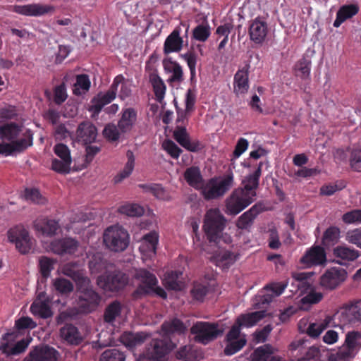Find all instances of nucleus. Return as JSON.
<instances>
[{"instance_id":"1","label":"nucleus","mask_w":361,"mask_h":361,"mask_svg":"<svg viewBox=\"0 0 361 361\" xmlns=\"http://www.w3.org/2000/svg\"><path fill=\"white\" fill-rule=\"evenodd\" d=\"M185 329L186 326L178 319H174L165 322L160 331V335L164 338V341L154 340L146 353L140 356L137 361H166L169 352L175 348V345L171 342L168 343L166 339L174 333H183Z\"/></svg>"},{"instance_id":"2","label":"nucleus","mask_w":361,"mask_h":361,"mask_svg":"<svg viewBox=\"0 0 361 361\" xmlns=\"http://www.w3.org/2000/svg\"><path fill=\"white\" fill-rule=\"evenodd\" d=\"M61 271L64 275L73 278L78 283L79 293V306L82 312L93 310L98 305L99 298L90 288V280L84 276L76 263H68L63 265Z\"/></svg>"},{"instance_id":"3","label":"nucleus","mask_w":361,"mask_h":361,"mask_svg":"<svg viewBox=\"0 0 361 361\" xmlns=\"http://www.w3.org/2000/svg\"><path fill=\"white\" fill-rule=\"evenodd\" d=\"M0 137L4 141H8L0 144V154L5 155L20 152L32 144L31 131L12 123L0 128Z\"/></svg>"},{"instance_id":"4","label":"nucleus","mask_w":361,"mask_h":361,"mask_svg":"<svg viewBox=\"0 0 361 361\" xmlns=\"http://www.w3.org/2000/svg\"><path fill=\"white\" fill-rule=\"evenodd\" d=\"M226 226V219L218 209H211L205 214L203 228L210 241L220 243L222 240L230 243L231 238L229 235L222 233Z\"/></svg>"},{"instance_id":"5","label":"nucleus","mask_w":361,"mask_h":361,"mask_svg":"<svg viewBox=\"0 0 361 361\" xmlns=\"http://www.w3.org/2000/svg\"><path fill=\"white\" fill-rule=\"evenodd\" d=\"M103 241L109 250L121 252L125 250L129 245V235L122 226H111L104 231Z\"/></svg>"},{"instance_id":"6","label":"nucleus","mask_w":361,"mask_h":361,"mask_svg":"<svg viewBox=\"0 0 361 361\" xmlns=\"http://www.w3.org/2000/svg\"><path fill=\"white\" fill-rule=\"evenodd\" d=\"M233 185V176L228 174L210 179L204 184L201 190L205 199H216L223 196Z\"/></svg>"},{"instance_id":"7","label":"nucleus","mask_w":361,"mask_h":361,"mask_svg":"<svg viewBox=\"0 0 361 361\" xmlns=\"http://www.w3.org/2000/svg\"><path fill=\"white\" fill-rule=\"evenodd\" d=\"M256 196L255 192L244 191V189H236L226 199V213L236 215L248 207Z\"/></svg>"},{"instance_id":"8","label":"nucleus","mask_w":361,"mask_h":361,"mask_svg":"<svg viewBox=\"0 0 361 361\" xmlns=\"http://www.w3.org/2000/svg\"><path fill=\"white\" fill-rule=\"evenodd\" d=\"M135 279L138 281L137 294L155 293L159 296L166 298V293L164 290L157 286V279L155 276L145 269L137 270L135 274Z\"/></svg>"},{"instance_id":"9","label":"nucleus","mask_w":361,"mask_h":361,"mask_svg":"<svg viewBox=\"0 0 361 361\" xmlns=\"http://www.w3.org/2000/svg\"><path fill=\"white\" fill-rule=\"evenodd\" d=\"M223 331V329L218 324L205 322H197L191 328L194 339L202 344H207L216 338Z\"/></svg>"},{"instance_id":"10","label":"nucleus","mask_w":361,"mask_h":361,"mask_svg":"<svg viewBox=\"0 0 361 361\" xmlns=\"http://www.w3.org/2000/svg\"><path fill=\"white\" fill-rule=\"evenodd\" d=\"M8 238L15 243L16 249L23 254L28 253L34 247L35 240L22 225L16 226L8 231Z\"/></svg>"},{"instance_id":"11","label":"nucleus","mask_w":361,"mask_h":361,"mask_svg":"<svg viewBox=\"0 0 361 361\" xmlns=\"http://www.w3.org/2000/svg\"><path fill=\"white\" fill-rule=\"evenodd\" d=\"M159 239V235L157 231H152L140 238L139 251L142 261L146 262L155 257Z\"/></svg>"},{"instance_id":"12","label":"nucleus","mask_w":361,"mask_h":361,"mask_svg":"<svg viewBox=\"0 0 361 361\" xmlns=\"http://www.w3.org/2000/svg\"><path fill=\"white\" fill-rule=\"evenodd\" d=\"M346 278L347 272L344 269L332 267L322 275L319 284L324 289L331 290L338 287Z\"/></svg>"},{"instance_id":"13","label":"nucleus","mask_w":361,"mask_h":361,"mask_svg":"<svg viewBox=\"0 0 361 361\" xmlns=\"http://www.w3.org/2000/svg\"><path fill=\"white\" fill-rule=\"evenodd\" d=\"M128 281L126 274L121 272L106 273L97 279L98 286L105 291H116L123 288Z\"/></svg>"},{"instance_id":"14","label":"nucleus","mask_w":361,"mask_h":361,"mask_svg":"<svg viewBox=\"0 0 361 361\" xmlns=\"http://www.w3.org/2000/svg\"><path fill=\"white\" fill-rule=\"evenodd\" d=\"M240 327L237 322L232 326L226 335L227 344L224 353L227 355H232L239 351L246 343L245 336L240 334Z\"/></svg>"},{"instance_id":"15","label":"nucleus","mask_w":361,"mask_h":361,"mask_svg":"<svg viewBox=\"0 0 361 361\" xmlns=\"http://www.w3.org/2000/svg\"><path fill=\"white\" fill-rule=\"evenodd\" d=\"M56 8L50 4H30L25 5H15L12 11L23 16L39 17L54 13Z\"/></svg>"},{"instance_id":"16","label":"nucleus","mask_w":361,"mask_h":361,"mask_svg":"<svg viewBox=\"0 0 361 361\" xmlns=\"http://www.w3.org/2000/svg\"><path fill=\"white\" fill-rule=\"evenodd\" d=\"M326 262L325 250L321 246H313L306 250L300 259L303 267L310 268L313 266L323 265Z\"/></svg>"},{"instance_id":"17","label":"nucleus","mask_w":361,"mask_h":361,"mask_svg":"<svg viewBox=\"0 0 361 361\" xmlns=\"http://www.w3.org/2000/svg\"><path fill=\"white\" fill-rule=\"evenodd\" d=\"M334 318L343 324L361 321V308L355 305L343 306L336 312Z\"/></svg>"},{"instance_id":"18","label":"nucleus","mask_w":361,"mask_h":361,"mask_svg":"<svg viewBox=\"0 0 361 361\" xmlns=\"http://www.w3.org/2000/svg\"><path fill=\"white\" fill-rule=\"evenodd\" d=\"M233 86V92L238 97H243L247 93L250 88L248 66H245L236 72Z\"/></svg>"},{"instance_id":"19","label":"nucleus","mask_w":361,"mask_h":361,"mask_svg":"<svg viewBox=\"0 0 361 361\" xmlns=\"http://www.w3.org/2000/svg\"><path fill=\"white\" fill-rule=\"evenodd\" d=\"M30 312L35 316L42 318H48L52 315L50 308V300L44 292L38 294L35 300L30 307Z\"/></svg>"},{"instance_id":"20","label":"nucleus","mask_w":361,"mask_h":361,"mask_svg":"<svg viewBox=\"0 0 361 361\" xmlns=\"http://www.w3.org/2000/svg\"><path fill=\"white\" fill-rule=\"evenodd\" d=\"M79 243L73 238H66L54 240L50 245V250L58 255H73L78 249Z\"/></svg>"},{"instance_id":"21","label":"nucleus","mask_w":361,"mask_h":361,"mask_svg":"<svg viewBox=\"0 0 361 361\" xmlns=\"http://www.w3.org/2000/svg\"><path fill=\"white\" fill-rule=\"evenodd\" d=\"M17 338L16 333L6 334L1 343V348L4 353L8 355H17L23 352L28 346L29 341L21 340L14 346H11V342H13Z\"/></svg>"},{"instance_id":"22","label":"nucleus","mask_w":361,"mask_h":361,"mask_svg":"<svg viewBox=\"0 0 361 361\" xmlns=\"http://www.w3.org/2000/svg\"><path fill=\"white\" fill-rule=\"evenodd\" d=\"M58 353L51 347L42 346L35 348L24 361H56Z\"/></svg>"},{"instance_id":"23","label":"nucleus","mask_w":361,"mask_h":361,"mask_svg":"<svg viewBox=\"0 0 361 361\" xmlns=\"http://www.w3.org/2000/svg\"><path fill=\"white\" fill-rule=\"evenodd\" d=\"M333 255L336 263L345 265L359 257L358 251L346 245H338L334 248Z\"/></svg>"},{"instance_id":"24","label":"nucleus","mask_w":361,"mask_h":361,"mask_svg":"<svg viewBox=\"0 0 361 361\" xmlns=\"http://www.w3.org/2000/svg\"><path fill=\"white\" fill-rule=\"evenodd\" d=\"M267 23L259 18H255L250 24L249 34L250 39L257 44L263 42L267 35Z\"/></svg>"},{"instance_id":"25","label":"nucleus","mask_w":361,"mask_h":361,"mask_svg":"<svg viewBox=\"0 0 361 361\" xmlns=\"http://www.w3.org/2000/svg\"><path fill=\"white\" fill-rule=\"evenodd\" d=\"M116 94L112 86H111L107 92L98 94L92 99L89 111L92 112L94 115L98 114L105 105L109 104L116 98Z\"/></svg>"},{"instance_id":"26","label":"nucleus","mask_w":361,"mask_h":361,"mask_svg":"<svg viewBox=\"0 0 361 361\" xmlns=\"http://www.w3.org/2000/svg\"><path fill=\"white\" fill-rule=\"evenodd\" d=\"M33 226L37 232L46 236L55 235L59 228V223L55 220L43 217L37 219L33 223Z\"/></svg>"},{"instance_id":"27","label":"nucleus","mask_w":361,"mask_h":361,"mask_svg":"<svg viewBox=\"0 0 361 361\" xmlns=\"http://www.w3.org/2000/svg\"><path fill=\"white\" fill-rule=\"evenodd\" d=\"M175 140L184 148L191 152H197L202 148L198 141H191L185 128L178 127L173 132Z\"/></svg>"},{"instance_id":"28","label":"nucleus","mask_w":361,"mask_h":361,"mask_svg":"<svg viewBox=\"0 0 361 361\" xmlns=\"http://www.w3.org/2000/svg\"><path fill=\"white\" fill-rule=\"evenodd\" d=\"M164 71L170 74L168 80L170 82L179 83L183 80V73L181 66L171 58H167L163 61Z\"/></svg>"},{"instance_id":"29","label":"nucleus","mask_w":361,"mask_h":361,"mask_svg":"<svg viewBox=\"0 0 361 361\" xmlns=\"http://www.w3.org/2000/svg\"><path fill=\"white\" fill-rule=\"evenodd\" d=\"M97 135L96 128L90 122L81 123L77 130L76 135L78 141L89 144L94 142Z\"/></svg>"},{"instance_id":"30","label":"nucleus","mask_w":361,"mask_h":361,"mask_svg":"<svg viewBox=\"0 0 361 361\" xmlns=\"http://www.w3.org/2000/svg\"><path fill=\"white\" fill-rule=\"evenodd\" d=\"M111 86L116 94L119 89L118 97L122 100L131 95L133 82L124 78L121 75H118L114 78Z\"/></svg>"},{"instance_id":"31","label":"nucleus","mask_w":361,"mask_h":361,"mask_svg":"<svg viewBox=\"0 0 361 361\" xmlns=\"http://www.w3.org/2000/svg\"><path fill=\"white\" fill-rule=\"evenodd\" d=\"M180 30L175 29L166 39L164 44V52L166 54L178 52L183 46V40L180 36Z\"/></svg>"},{"instance_id":"32","label":"nucleus","mask_w":361,"mask_h":361,"mask_svg":"<svg viewBox=\"0 0 361 361\" xmlns=\"http://www.w3.org/2000/svg\"><path fill=\"white\" fill-rule=\"evenodd\" d=\"M286 287V285L283 283L271 284L264 289V293L256 296L255 300L257 302L261 301L263 304L269 303L274 298L280 295Z\"/></svg>"},{"instance_id":"33","label":"nucleus","mask_w":361,"mask_h":361,"mask_svg":"<svg viewBox=\"0 0 361 361\" xmlns=\"http://www.w3.org/2000/svg\"><path fill=\"white\" fill-rule=\"evenodd\" d=\"M359 11V6L357 4H347L342 6L336 13V18L334 22V26L338 27L348 19L355 16Z\"/></svg>"},{"instance_id":"34","label":"nucleus","mask_w":361,"mask_h":361,"mask_svg":"<svg viewBox=\"0 0 361 361\" xmlns=\"http://www.w3.org/2000/svg\"><path fill=\"white\" fill-rule=\"evenodd\" d=\"M237 259L238 255L235 253L228 250H220L213 256L212 260L216 266L224 269L233 264Z\"/></svg>"},{"instance_id":"35","label":"nucleus","mask_w":361,"mask_h":361,"mask_svg":"<svg viewBox=\"0 0 361 361\" xmlns=\"http://www.w3.org/2000/svg\"><path fill=\"white\" fill-rule=\"evenodd\" d=\"M137 121V112L132 108H128L123 111L118 126L121 131L127 132L135 125Z\"/></svg>"},{"instance_id":"36","label":"nucleus","mask_w":361,"mask_h":361,"mask_svg":"<svg viewBox=\"0 0 361 361\" xmlns=\"http://www.w3.org/2000/svg\"><path fill=\"white\" fill-rule=\"evenodd\" d=\"M184 178L191 187L202 190L204 183L199 168L195 166L188 168L184 173Z\"/></svg>"},{"instance_id":"37","label":"nucleus","mask_w":361,"mask_h":361,"mask_svg":"<svg viewBox=\"0 0 361 361\" xmlns=\"http://www.w3.org/2000/svg\"><path fill=\"white\" fill-rule=\"evenodd\" d=\"M265 311H259L240 315L237 319V324L242 327H251L255 325L259 321L265 317Z\"/></svg>"},{"instance_id":"38","label":"nucleus","mask_w":361,"mask_h":361,"mask_svg":"<svg viewBox=\"0 0 361 361\" xmlns=\"http://www.w3.org/2000/svg\"><path fill=\"white\" fill-rule=\"evenodd\" d=\"M127 161L123 169L114 177V182L119 183L130 176L135 166V157L131 151L126 153Z\"/></svg>"},{"instance_id":"39","label":"nucleus","mask_w":361,"mask_h":361,"mask_svg":"<svg viewBox=\"0 0 361 361\" xmlns=\"http://www.w3.org/2000/svg\"><path fill=\"white\" fill-rule=\"evenodd\" d=\"M357 353L343 343L336 353H331L327 361H350Z\"/></svg>"},{"instance_id":"40","label":"nucleus","mask_w":361,"mask_h":361,"mask_svg":"<svg viewBox=\"0 0 361 361\" xmlns=\"http://www.w3.org/2000/svg\"><path fill=\"white\" fill-rule=\"evenodd\" d=\"M180 271H171L166 274L164 279L165 286L171 290H179L183 288L184 284L180 280Z\"/></svg>"},{"instance_id":"41","label":"nucleus","mask_w":361,"mask_h":361,"mask_svg":"<svg viewBox=\"0 0 361 361\" xmlns=\"http://www.w3.org/2000/svg\"><path fill=\"white\" fill-rule=\"evenodd\" d=\"M147 336V334L143 332L125 333L121 336V341L126 346L133 348L142 344Z\"/></svg>"},{"instance_id":"42","label":"nucleus","mask_w":361,"mask_h":361,"mask_svg":"<svg viewBox=\"0 0 361 361\" xmlns=\"http://www.w3.org/2000/svg\"><path fill=\"white\" fill-rule=\"evenodd\" d=\"M123 309L118 302L110 304L105 312L104 319L106 322L112 323L123 318Z\"/></svg>"},{"instance_id":"43","label":"nucleus","mask_w":361,"mask_h":361,"mask_svg":"<svg viewBox=\"0 0 361 361\" xmlns=\"http://www.w3.org/2000/svg\"><path fill=\"white\" fill-rule=\"evenodd\" d=\"M332 321L331 317H326L318 322L312 323L307 329V334L312 338L318 337L328 326Z\"/></svg>"},{"instance_id":"44","label":"nucleus","mask_w":361,"mask_h":361,"mask_svg":"<svg viewBox=\"0 0 361 361\" xmlns=\"http://www.w3.org/2000/svg\"><path fill=\"white\" fill-rule=\"evenodd\" d=\"M276 350L269 345L257 348L250 356L249 361H268L271 354H274Z\"/></svg>"},{"instance_id":"45","label":"nucleus","mask_w":361,"mask_h":361,"mask_svg":"<svg viewBox=\"0 0 361 361\" xmlns=\"http://www.w3.org/2000/svg\"><path fill=\"white\" fill-rule=\"evenodd\" d=\"M90 80L87 75H78L74 83L73 92L75 95H82L87 93L90 87Z\"/></svg>"},{"instance_id":"46","label":"nucleus","mask_w":361,"mask_h":361,"mask_svg":"<svg viewBox=\"0 0 361 361\" xmlns=\"http://www.w3.org/2000/svg\"><path fill=\"white\" fill-rule=\"evenodd\" d=\"M57 260L47 256H42L39 259V269L42 276L47 279L49 277L51 272L54 270Z\"/></svg>"},{"instance_id":"47","label":"nucleus","mask_w":361,"mask_h":361,"mask_svg":"<svg viewBox=\"0 0 361 361\" xmlns=\"http://www.w3.org/2000/svg\"><path fill=\"white\" fill-rule=\"evenodd\" d=\"M61 337L71 344H77L80 340L76 328L72 325H66L60 331Z\"/></svg>"},{"instance_id":"48","label":"nucleus","mask_w":361,"mask_h":361,"mask_svg":"<svg viewBox=\"0 0 361 361\" xmlns=\"http://www.w3.org/2000/svg\"><path fill=\"white\" fill-rule=\"evenodd\" d=\"M54 290L61 294H68L73 290V283L63 277H57L51 281Z\"/></svg>"},{"instance_id":"49","label":"nucleus","mask_w":361,"mask_h":361,"mask_svg":"<svg viewBox=\"0 0 361 361\" xmlns=\"http://www.w3.org/2000/svg\"><path fill=\"white\" fill-rule=\"evenodd\" d=\"M118 211L121 214L132 217L140 216L145 212L144 208L135 203H126L121 206Z\"/></svg>"},{"instance_id":"50","label":"nucleus","mask_w":361,"mask_h":361,"mask_svg":"<svg viewBox=\"0 0 361 361\" xmlns=\"http://www.w3.org/2000/svg\"><path fill=\"white\" fill-rule=\"evenodd\" d=\"M150 82L153 87V90L157 97V99L161 102L166 92V86L162 80L157 75H152L150 76Z\"/></svg>"},{"instance_id":"51","label":"nucleus","mask_w":361,"mask_h":361,"mask_svg":"<svg viewBox=\"0 0 361 361\" xmlns=\"http://www.w3.org/2000/svg\"><path fill=\"white\" fill-rule=\"evenodd\" d=\"M344 343L357 353L361 348V334L354 331L348 332Z\"/></svg>"},{"instance_id":"52","label":"nucleus","mask_w":361,"mask_h":361,"mask_svg":"<svg viewBox=\"0 0 361 361\" xmlns=\"http://www.w3.org/2000/svg\"><path fill=\"white\" fill-rule=\"evenodd\" d=\"M261 174V169L258 167V169L249 175L245 178L243 180L244 184V191H252L255 192V188L258 185L259 178Z\"/></svg>"},{"instance_id":"53","label":"nucleus","mask_w":361,"mask_h":361,"mask_svg":"<svg viewBox=\"0 0 361 361\" xmlns=\"http://www.w3.org/2000/svg\"><path fill=\"white\" fill-rule=\"evenodd\" d=\"M322 298L323 295L320 292L311 290L306 295L301 298V308L307 309L309 305L319 302Z\"/></svg>"},{"instance_id":"54","label":"nucleus","mask_w":361,"mask_h":361,"mask_svg":"<svg viewBox=\"0 0 361 361\" xmlns=\"http://www.w3.org/2000/svg\"><path fill=\"white\" fill-rule=\"evenodd\" d=\"M24 198L27 201L39 204H43L46 202V198L35 188L26 189L24 192Z\"/></svg>"},{"instance_id":"55","label":"nucleus","mask_w":361,"mask_h":361,"mask_svg":"<svg viewBox=\"0 0 361 361\" xmlns=\"http://www.w3.org/2000/svg\"><path fill=\"white\" fill-rule=\"evenodd\" d=\"M72 159H55L52 161L51 168L54 171L61 173H68L71 170Z\"/></svg>"},{"instance_id":"56","label":"nucleus","mask_w":361,"mask_h":361,"mask_svg":"<svg viewBox=\"0 0 361 361\" xmlns=\"http://www.w3.org/2000/svg\"><path fill=\"white\" fill-rule=\"evenodd\" d=\"M100 361H125V357L118 349L112 348L102 353Z\"/></svg>"},{"instance_id":"57","label":"nucleus","mask_w":361,"mask_h":361,"mask_svg":"<svg viewBox=\"0 0 361 361\" xmlns=\"http://www.w3.org/2000/svg\"><path fill=\"white\" fill-rule=\"evenodd\" d=\"M177 357L185 361H194L198 359L197 352L190 346H184L177 353Z\"/></svg>"},{"instance_id":"58","label":"nucleus","mask_w":361,"mask_h":361,"mask_svg":"<svg viewBox=\"0 0 361 361\" xmlns=\"http://www.w3.org/2000/svg\"><path fill=\"white\" fill-rule=\"evenodd\" d=\"M210 35V27L207 25H200L193 30V37L200 42L206 41Z\"/></svg>"},{"instance_id":"59","label":"nucleus","mask_w":361,"mask_h":361,"mask_svg":"<svg viewBox=\"0 0 361 361\" xmlns=\"http://www.w3.org/2000/svg\"><path fill=\"white\" fill-rule=\"evenodd\" d=\"M345 240L361 248V229L348 231L345 234Z\"/></svg>"},{"instance_id":"60","label":"nucleus","mask_w":361,"mask_h":361,"mask_svg":"<svg viewBox=\"0 0 361 361\" xmlns=\"http://www.w3.org/2000/svg\"><path fill=\"white\" fill-rule=\"evenodd\" d=\"M162 147L173 158L177 159L180 156L182 150L171 140H167L163 142Z\"/></svg>"},{"instance_id":"61","label":"nucleus","mask_w":361,"mask_h":361,"mask_svg":"<svg viewBox=\"0 0 361 361\" xmlns=\"http://www.w3.org/2000/svg\"><path fill=\"white\" fill-rule=\"evenodd\" d=\"M340 237V230L336 227H331L328 228L324 235V240L327 243H336Z\"/></svg>"},{"instance_id":"62","label":"nucleus","mask_w":361,"mask_h":361,"mask_svg":"<svg viewBox=\"0 0 361 361\" xmlns=\"http://www.w3.org/2000/svg\"><path fill=\"white\" fill-rule=\"evenodd\" d=\"M343 221L346 224H361V210H353L343 216Z\"/></svg>"},{"instance_id":"63","label":"nucleus","mask_w":361,"mask_h":361,"mask_svg":"<svg viewBox=\"0 0 361 361\" xmlns=\"http://www.w3.org/2000/svg\"><path fill=\"white\" fill-rule=\"evenodd\" d=\"M104 136L111 141H115L119 137V132L114 124H108L103 130Z\"/></svg>"},{"instance_id":"64","label":"nucleus","mask_w":361,"mask_h":361,"mask_svg":"<svg viewBox=\"0 0 361 361\" xmlns=\"http://www.w3.org/2000/svg\"><path fill=\"white\" fill-rule=\"evenodd\" d=\"M350 166L351 167L357 171H361V150L355 149L352 152L350 157Z\"/></svg>"}]
</instances>
